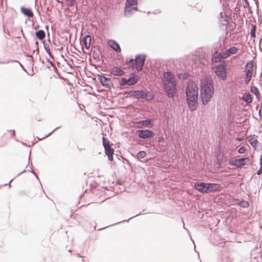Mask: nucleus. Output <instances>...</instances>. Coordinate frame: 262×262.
Masks as SVG:
<instances>
[{"label": "nucleus", "instance_id": "obj_1", "mask_svg": "<svg viewBox=\"0 0 262 262\" xmlns=\"http://www.w3.org/2000/svg\"><path fill=\"white\" fill-rule=\"evenodd\" d=\"M214 87L212 81L209 78L202 80L201 89V98L204 104H207L213 97Z\"/></svg>", "mask_w": 262, "mask_h": 262}, {"label": "nucleus", "instance_id": "obj_2", "mask_svg": "<svg viewBox=\"0 0 262 262\" xmlns=\"http://www.w3.org/2000/svg\"><path fill=\"white\" fill-rule=\"evenodd\" d=\"M198 88L194 82H190L186 90V100L189 108L191 111H194L198 106Z\"/></svg>", "mask_w": 262, "mask_h": 262}, {"label": "nucleus", "instance_id": "obj_3", "mask_svg": "<svg viewBox=\"0 0 262 262\" xmlns=\"http://www.w3.org/2000/svg\"><path fill=\"white\" fill-rule=\"evenodd\" d=\"M194 187L198 191L203 193H209L212 192L219 191L221 189V186L219 184L206 183L204 182L195 183Z\"/></svg>", "mask_w": 262, "mask_h": 262}, {"label": "nucleus", "instance_id": "obj_4", "mask_svg": "<svg viewBox=\"0 0 262 262\" xmlns=\"http://www.w3.org/2000/svg\"><path fill=\"white\" fill-rule=\"evenodd\" d=\"M164 87L169 97H172L176 92L175 81L173 75L169 72L163 74Z\"/></svg>", "mask_w": 262, "mask_h": 262}, {"label": "nucleus", "instance_id": "obj_5", "mask_svg": "<svg viewBox=\"0 0 262 262\" xmlns=\"http://www.w3.org/2000/svg\"><path fill=\"white\" fill-rule=\"evenodd\" d=\"M256 66L254 65V61L251 60L248 61L245 64L244 78V83L248 84L250 81L251 78L254 76L256 74Z\"/></svg>", "mask_w": 262, "mask_h": 262}, {"label": "nucleus", "instance_id": "obj_6", "mask_svg": "<svg viewBox=\"0 0 262 262\" xmlns=\"http://www.w3.org/2000/svg\"><path fill=\"white\" fill-rule=\"evenodd\" d=\"M145 60V56L143 55H138L136 57L135 60H130L127 64L129 66H133L134 64H135V68L138 72L141 71L142 70L143 65Z\"/></svg>", "mask_w": 262, "mask_h": 262}, {"label": "nucleus", "instance_id": "obj_7", "mask_svg": "<svg viewBox=\"0 0 262 262\" xmlns=\"http://www.w3.org/2000/svg\"><path fill=\"white\" fill-rule=\"evenodd\" d=\"M102 141L105 153L107 156L108 160L112 161L113 160L114 150L110 145V141L104 137L102 138Z\"/></svg>", "mask_w": 262, "mask_h": 262}, {"label": "nucleus", "instance_id": "obj_8", "mask_svg": "<svg viewBox=\"0 0 262 262\" xmlns=\"http://www.w3.org/2000/svg\"><path fill=\"white\" fill-rule=\"evenodd\" d=\"M137 0H126L124 8V14L127 15L130 14L133 11H137Z\"/></svg>", "mask_w": 262, "mask_h": 262}, {"label": "nucleus", "instance_id": "obj_9", "mask_svg": "<svg viewBox=\"0 0 262 262\" xmlns=\"http://www.w3.org/2000/svg\"><path fill=\"white\" fill-rule=\"evenodd\" d=\"M225 65L223 63H220L214 68V72L221 79L224 80L226 77Z\"/></svg>", "mask_w": 262, "mask_h": 262}, {"label": "nucleus", "instance_id": "obj_10", "mask_svg": "<svg viewBox=\"0 0 262 262\" xmlns=\"http://www.w3.org/2000/svg\"><path fill=\"white\" fill-rule=\"evenodd\" d=\"M250 161L248 158L236 159L230 161L229 164L232 166H235L237 167H242L246 165Z\"/></svg>", "mask_w": 262, "mask_h": 262}, {"label": "nucleus", "instance_id": "obj_11", "mask_svg": "<svg viewBox=\"0 0 262 262\" xmlns=\"http://www.w3.org/2000/svg\"><path fill=\"white\" fill-rule=\"evenodd\" d=\"M138 136L142 139L152 138L154 137V133L148 129L139 130L137 132Z\"/></svg>", "mask_w": 262, "mask_h": 262}, {"label": "nucleus", "instance_id": "obj_12", "mask_svg": "<svg viewBox=\"0 0 262 262\" xmlns=\"http://www.w3.org/2000/svg\"><path fill=\"white\" fill-rule=\"evenodd\" d=\"M99 80L101 84L107 88H110L112 85L110 79L104 76H100Z\"/></svg>", "mask_w": 262, "mask_h": 262}, {"label": "nucleus", "instance_id": "obj_13", "mask_svg": "<svg viewBox=\"0 0 262 262\" xmlns=\"http://www.w3.org/2000/svg\"><path fill=\"white\" fill-rule=\"evenodd\" d=\"M91 40L92 38L91 36L86 35L85 37L81 39V44L82 46H84L85 48L89 50L91 47Z\"/></svg>", "mask_w": 262, "mask_h": 262}, {"label": "nucleus", "instance_id": "obj_14", "mask_svg": "<svg viewBox=\"0 0 262 262\" xmlns=\"http://www.w3.org/2000/svg\"><path fill=\"white\" fill-rule=\"evenodd\" d=\"M238 49L237 48L235 47H230L229 49L226 50L225 52H223V57L224 58H227L229 56H230L231 54H235L237 53L238 52Z\"/></svg>", "mask_w": 262, "mask_h": 262}, {"label": "nucleus", "instance_id": "obj_15", "mask_svg": "<svg viewBox=\"0 0 262 262\" xmlns=\"http://www.w3.org/2000/svg\"><path fill=\"white\" fill-rule=\"evenodd\" d=\"M137 80L135 77H131L128 79H126L125 78H123L121 79L120 84L122 85H131L134 84H135L137 82Z\"/></svg>", "mask_w": 262, "mask_h": 262}, {"label": "nucleus", "instance_id": "obj_16", "mask_svg": "<svg viewBox=\"0 0 262 262\" xmlns=\"http://www.w3.org/2000/svg\"><path fill=\"white\" fill-rule=\"evenodd\" d=\"M137 124L139 125L138 126V128H141L142 127H151L153 125V124L150 119L138 122H137Z\"/></svg>", "mask_w": 262, "mask_h": 262}, {"label": "nucleus", "instance_id": "obj_17", "mask_svg": "<svg viewBox=\"0 0 262 262\" xmlns=\"http://www.w3.org/2000/svg\"><path fill=\"white\" fill-rule=\"evenodd\" d=\"M111 74L114 76H121L125 74V72L120 68L114 67L111 71Z\"/></svg>", "mask_w": 262, "mask_h": 262}, {"label": "nucleus", "instance_id": "obj_18", "mask_svg": "<svg viewBox=\"0 0 262 262\" xmlns=\"http://www.w3.org/2000/svg\"><path fill=\"white\" fill-rule=\"evenodd\" d=\"M109 46L117 52H120L121 50L119 44L115 41L110 40L108 41Z\"/></svg>", "mask_w": 262, "mask_h": 262}, {"label": "nucleus", "instance_id": "obj_19", "mask_svg": "<svg viewBox=\"0 0 262 262\" xmlns=\"http://www.w3.org/2000/svg\"><path fill=\"white\" fill-rule=\"evenodd\" d=\"M20 11L24 15L27 16L29 17H33L34 16L32 10L29 8L25 7H21L20 9Z\"/></svg>", "mask_w": 262, "mask_h": 262}, {"label": "nucleus", "instance_id": "obj_20", "mask_svg": "<svg viewBox=\"0 0 262 262\" xmlns=\"http://www.w3.org/2000/svg\"><path fill=\"white\" fill-rule=\"evenodd\" d=\"M249 142L250 144L255 148L257 146L258 142L257 139V137L255 135L250 136L249 138Z\"/></svg>", "mask_w": 262, "mask_h": 262}, {"label": "nucleus", "instance_id": "obj_21", "mask_svg": "<svg viewBox=\"0 0 262 262\" xmlns=\"http://www.w3.org/2000/svg\"><path fill=\"white\" fill-rule=\"evenodd\" d=\"M241 99L246 102L247 104H249L252 101L251 95L249 93L244 94Z\"/></svg>", "mask_w": 262, "mask_h": 262}, {"label": "nucleus", "instance_id": "obj_22", "mask_svg": "<svg viewBox=\"0 0 262 262\" xmlns=\"http://www.w3.org/2000/svg\"><path fill=\"white\" fill-rule=\"evenodd\" d=\"M193 60L196 67H201L202 66L205 64L204 59H201L200 57H195Z\"/></svg>", "mask_w": 262, "mask_h": 262}, {"label": "nucleus", "instance_id": "obj_23", "mask_svg": "<svg viewBox=\"0 0 262 262\" xmlns=\"http://www.w3.org/2000/svg\"><path fill=\"white\" fill-rule=\"evenodd\" d=\"M226 58L223 57V53L222 54H217L216 56H214L212 59L213 63H217L220 62L222 59H225Z\"/></svg>", "mask_w": 262, "mask_h": 262}, {"label": "nucleus", "instance_id": "obj_24", "mask_svg": "<svg viewBox=\"0 0 262 262\" xmlns=\"http://www.w3.org/2000/svg\"><path fill=\"white\" fill-rule=\"evenodd\" d=\"M251 92L253 93L257 99L259 100L260 97V94L259 92L258 88L256 86H252L251 88Z\"/></svg>", "mask_w": 262, "mask_h": 262}, {"label": "nucleus", "instance_id": "obj_25", "mask_svg": "<svg viewBox=\"0 0 262 262\" xmlns=\"http://www.w3.org/2000/svg\"><path fill=\"white\" fill-rule=\"evenodd\" d=\"M35 36L38 39L42 40L45 37V33L44 31L40 30L36 32Z\"/></svg>", "mask_w": 262, "mask_h": 262}, {"label": "nucleus", "instance_id": "obj_26", "mask_svg": "<svg viewBox=\"0 0 262 262\" xmlns=\"http://www.w3.org/2000/svg\"><path fill=\"white\" fill-rule=\"evenodd\" d=\"M146 155V153L144 151H140L137 153V157L138 159L144 158Z\"/></svg>", "mask_w": 262, "mask_h": 262}, {"label": "nucleus", "instance_id": "obj_27", "mask_svg": "<svg viewBox=\"0 0 262 262\" xmlns=\"http://www.w3.org/2000/svg\"><path fill=\"white\" fill-rule=\"evenodd\" d=\"M255 29H256V27H255V26H254L253 27L252 29L251 30L250 35L252 37H255Z\"/></svg>", "mask_w": 262, "mask_h": 262}, {"label": "nucleus", "instance_id": "obj_28", "mask_svg": "<svg viewBox=\"0 0 262 262\" xmlns=\"http://www.w3.org/2000/svg\"><path fill=\"white\" fill-rule=\"evenodd\" d=\"M68 3V6H73L75 5L76 0H66Z\"/></svg>", "mask_w": 262, "mask_h": 262}, {"label": "nucleus", "instance_id": "obj_29", "mask_svg": "<svg viewBox=\"0 0 262 262\" xmlns=\"http://www.w3.org/2000/svg\"><path fill=\"white\" fill-rule=\"evenodd\" d=\"M245 151H246V149H245V147H244V146H242V147H240L238 149V152L239 154H243V153H244L245 152Z\"/></svg>", "mask_w": 262, "mask_h": 262}, {"label": "nucleus", "instance_id": "obj_30", "mask_svg": "<svg viewBox=\"0 0 262 262\" xmlns=\"http://www.w3.org/2000/svg\"><path fill=\"white\" fill-rule=\"evenodd\" d=\"M262 173V166H260V169L257 171V174L260 175Z\"/></svg>", "mask_w": 262, "mask_h": 262}, {"label": "nucleus", "instance_id": "obj_31", "mask_svg": "<svg viewBox=\"0 0 262 262\" xmlns=\"http://www.w3.org/2000/svg\"><path fill=\"white\" fill-rule=\"evenodd\" d=\"M260 166H262V155L261 156L260 159Z\"/></svg>", "mask_w": 262, "mask_h": 262}, {"label": "nucleus", "instance_id": "obj_32", "mask_svg": "<svg viewBox=\"0 0 262 262\" xmlns=\"http://www.w3.org/2000/svg\"><path fill=\"white\" fill-rule=\"evenodd\" d=\"M246 204L247 206H248V205H249V203H248V202H246Z\"/></svg>", "mask_w": 262, "mask_h": 262}, {"label": "nucleus", "instance_id": "obj_33", "mask_svg": "<svg viewBox=\"0 0 262 262\" xmlns=\"http://www.w3.org/2000/svg\"><path fill=\"white\" fill-rule=\"evenodd\" d=\"M41 120H42V119H41V118H40V119H39L38 120L39 121H41Z\"/></svg>", "mask_w": 262, "mask_h": 262}]
</instances>
